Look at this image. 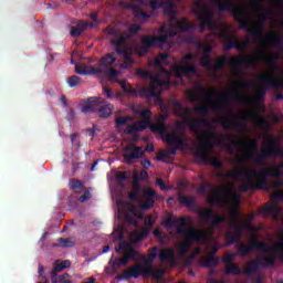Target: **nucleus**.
Returning a JSON list of instances; mask_svg holds the SVG:
<instances>
[{"instance_id":"c85d7f7f","label":"nucleus","mask_w":283,"mask_h":283,"mask_svg":"<svg viewBox=\"0 0 283 283\" xmlns=\"http://www.w3.org/2000/svg\"><path fill=\"white\" fill-rule=\"evenodd\" d=\"M222 3L223 6H226V8H228V12L232 13L237 23H240V21H242V18L247 17V10L243 8H235L233 6V0H224V2Z\"/></svg>"},{"instance_id":"f8f14e48","label":"nucleus","mask_w":283,"mask_h":283,"mask_svg":"<svg viewBox=\"0 0 283 283\" xmlns=\"http://www.w3.org/2000/svg\"><path fill=\"white\" fill-rule=\"evenodd\" d=\"M165 271L163 270H154L151 266H143L140 264L132 265L130 268L124 270L122 273V276L119 280H132V277H135V280H138L140 275H149L153 277H160Z\"/></svg>"},{"instance_id":"cd10ccee","label":"nucleus","mask_w":283,"mask_h":283,"mask_svg":"<svg viewBox=\"0 0 283 283\" xmlns=\"http://www.w3.org/2000/svg\"><path fill=\"white\" fill-rule=\"evenodd\" d=\"M75 72H76V74H80V76H90V75L103 74V69L95 67V66L87 65V64H76Z\"/></svg>"},{"instance_id":"f704fd0d","label":"nucleus","mask_w":283,"mask_h":283,"mask_svg":"<svg viewBox=\"0 0 283 283\" xmlns=\"http://www.w3.org/2000/svg\"><path fill=\"white\" fill-rule=\"evenodd\" d=\"M126 8H128L129 10H133L135 18L138 21H147L151 15L145 11H143V9L136 4H129Z\"/></svg>"},{"instance_id":"e2e57ef3","label":"nucleus","mask_w":283,"mask_h":283,"mask_svg":"<svg viewBox=\"0 0 283 283\" xmlns=\"http://www.w3.org/2000/svg\"><path fill=\"white\" fill-rule=\"evenodd\" d=\"M70 34H71V36H73V39H78V36H81V34H83V29H81L78 27H71Z\"/></svg>"},{"instance_id":"5701e85b","label":"nucleus","mask_w":283,"mask_h":283,"mask_svg":"<svg viewBox=\"0 0 283 283\" xmlns=\"http://www.w3.org/2000/svg\"><path fill=\"white\" fill-rule=\"evenodd\" d=\"M156 200H163V196L158 195V192L151 188H146L144 190V201L142 202V209L145 211L153 209V207L156 205Z\"/></svg>"},{"instance_id":"6e6552de","label":"nucleus","mask_w":283,"mask_h":283,"mask_svg":"<svg viewBox=\"0 0 283 283\" xmlns=\"http://www.w3.org/2000/svg\"><path fill=\"white\" fill-rule=\"evenodd\" d=\"M176 34H177V32L171 30L161 36L144 35L142 38L143 46L139 50L138 55L145 56V54H147L149 52L150 48H159L160 50H163V48H165V45H168L167 40L174 39V36H176Z\"/></svg>"},{"instance_id":"4be33fe9","label":"nucleus","mask_w":283,"mask_h":283,"mask_svg":"<svg viewBox=\"0 0 283 283\" xmlns=\"http://www.w3.org/2000/svg\"><path fill=\"white\" fill-rule=\"evenodd\" d=\"M145 156V150H143V147L136 146L132 147V145H128L124 148V160L127 163V165H134L136 160L143 158Z\"/></svg>"},{"instance_id":"09e8293b","label":"nucleus","mask_w":283,"mask_h":283,"mask_svg":"<svg viewBox=\"0 0 283 283\" xmlns=\"http://www.w3.org/2000/svg\"><path fill=\"white\" fill-rule=\"evenodd\" d=\"M226 275H241L242 269H240V265L238 263H232L230 265H226Z\"/></svg>"},{"instance_id":"f03ea898","label":"nucleus","mask_w":283,"mask_h":283,"mask_svg":"<svg viewBox=\"0 0 283 283\" xmlns=\"http://www.w3.org/2000/svg\"><path fill=\"white\" fill-rule=\"evenodd\" d=\"M175 223L178 224V235H181V238L185 240L179 248L180 255H187L189 253V248L195 242H199L200 244H205L207 242V233L193 229L190 217H181V219H175Z\"/></svg>"},{"instance_id":"f257e3e1","label":"nucleus","mask_w":283,"mask_h":283,"mask_svg":"<svg viewBox=\"0 0 283 283\" xmlns=\"http://www.w3.org/2000/svg\"><path fill=\"white\" fill-rule=\"evenodd\" d=\"M219 101L220 102L210 104V106L207 104L196 106L193 112L195 114H200V116H209V109L217 112V114L228 112L230 118H220V125L223 129H234V132H239L240 134L244 132V123H247L249 118H254L256 127H264V125H266V119L258 114L248 113L245 115H235L231 107H229L231 105V94H229V92L223 91L219 96ZM238 120H242L243 123Z\"/></svg>"},{"instance_id":"7c9ffc66","label":"nucleus","mask_w":283,"mask_h":283,"mask_svg":"<svg viewBox=\"0 0 283 283\" xmlns=\"http://www.w3.org/2000/svg\"><path fill=\"white\" fill-rule=\"evenodd\" d=\"M245 156L247 158H249V160H254L255 165H259L260 167H264V165H266V163H264V159L269 158V153H266L264 148L261 147L260 155H255V151L247 150Z\"/></svg>"},{"instance_id":"864d4df0","label":"nucleus","mask_w":283,"mask_h":283,"mask_svg":"<svg viewBox=\"0 0 283 283\" xmlns=\"http://www.w3.org/2000/svg\"><path fill=\"white\" fill-rule=\"evenodd\" d=\"M199 65L207 70H211V67H213V63H211V55L209 53L203 54L199 61Z\"/></svg>"},{"instance_id":"c756f323","label":"nucleus","mask_w":283,"mask_h":283,"mask_svg":"<svg viewBox=\"0 0 283 283\" xmlns=\"http://www.w3.org/2000/svg\"><path fill=\"white\" fill-rule=\"evenodd\" d=\"M149 127V117L144 118L140 122L135 123L134 125H128L126 129L124 130V134H127L128 136H132L136 134V132H145Z\"/></svg>"},{"instance_id":"ddd939ff","label":"nucleus","mask_w":283,"mask_h":283,"mask_svg":"<svg viewBox=\"0 0 283 283\" xmlns=\"http://www.w3.org/2000/svg\"><path fill=\"white\" fill-rule=\"evenodd\" d=\"M259 81L261 83V88L256 90L255 101H264V98H266V92L271 88L277 90L283 87L282 80H275L273 78V75L262 73L259 75Z\"/></svg>"},{"instance_id":"a18cd8bd","label":"nucleus","mask_w":283,"mask_h":283,"mask_svg":"<svg viewBox=\"0 0 283 283\" xmlns=\"http://www.w3.org/2000/svg\"><path fill=\"white\" fill-rule=\"evenodd\" d=\"M54 248L62 247V249H72L74 247V240L72 239H65V238H59L57 243H53Z\"/></svg>"},{"instance_id":"0eeeda50","label":"nucleus","mask_w":283,"mask_h":283,"mask_svg":"<svg viewBox=\"0 0 283 283\" xmlns=\"http://www.w3.org/2000/svg\"><path fill=\"white\" fill-rule=\"evenodd\" d=\"M253 174L255 169H244V168H234L232 172H219V178H230L232 180H238L240 176L243 177L244 184L239 187L240 191L247 193V191L253 189L255 190V180L253 179Z\"/></svg>"},{"instance_id":"a19ab883","label":"nucleus","mask_w":283,"mask_h":283,"mask_svg":"<svg viewBox=\"0 0 283 283\" xmlns=\"http://www.w3.org/2000/svg\"><path fill=\"white\" fill-rule=\"evenodd\" d=\"M97 113L99 114L101 118H109L112 114H114V105L106 104L97 108Z\"/></svg>"},{"instance_id":"49530a36","label":"nucleus","mask_w":283,"mask_h":283,"mask_svg":"<svg viewBox=\"0 0 283 283\" xmlns=\"http://www.w3.org/2000/svg\"><path fill=\"white\" fill-rule=\"evenodd\" d=\"M168 57H169V54L160 53L159 55L156 56L153 64L155 65V67H157V70H163V65L167 63Z\"/></svg>"},{"instance_id":"e433bc0d","label":"nucleus","mask_w":283,"mask_h":283,"mask_svg":"<svg viewBox=\"0 0 283 283\" xmlns=\"http://www.w3.org/2000/svg\"><path fill=\"white\" fill-rule=\"evenodd\" d=\"M119 251H126L124 260H127V263L129 260H136V255H138V251L129 245H120Z\"/></svg>"},{"instance_id":"de8ad7c7","label":"nucleus","mask_w":283,"mask_h":283,"mask_svg":"<svg viewBox=\"0 0 283 283\" xmlns=\"http://www.w3.org/2000/svg\"><path fill=\"white\" fill-rule=\"evenodd\" d=\"M280 206L273 205V206H268L264 208V213H268L269 216H273L274 220H280Z\"/></svg>"},{"instance_id":"dca6fc26","label":"nucleus","mask_w":283,"mask_h":283,"mask_svg":"<svg viewBox=\"0 0 283 283\" xmlns=\"http://www.w3.org/2000/svg\"><path fill=\"white\" fill-rule=\"evenodd\" d=\"M166 143L169 145L170 148L168 151H166L167 156H176V151L182 150L187 148V137L185 136V133L176 134L170 133L166 136Z\"/></svg>"},{"instance_id":"423d86ee","label":"nucleus","mask_w":283,"mask_h":283,"mask_svg":"<svg viewBox=\"0 0 283 283\" xmlns=\"http://www.w3.org/2000/svg\"><path fill=\"white\" fill-rule=\"evenodd\" d=\"M161 72L165 74L166 80L155 75L151 78L149 86L139 91L143 98H160V91L169 90V87H171V72L167 71L166 69H161Z\"/></svg>"},{"instance_id":"3c124183","label":"nucleus","mask_w":283,"mask_h":283,"mask_svg":"<svg viewBox=\"0 0 283 283\" xmlns=\"http://www.w3.org/2000/svg\"><path fill=\"white\" fill-rule=\"evenodd\" d=\"M127 259L125 258H116L115 260H113V273H118V269H120V266H127Z\"/></svg>"},{"instance_id":"13d9d810","label":"nucleus","mask_w":283,"mask_h":283,"mask_svg":"<svg viewBox=\"0 0 283 283\" xmlns=\"http://www.w3.org/2000/svg\"><path fill=\"white\" fill-rule=\"evenodd\" d=\"M151 132H156L157 134H165L167 132V126L165 124H156L150 127Z\"/></svg>"},{"instance_id":"a878e982","label":"nucleus","mask_w":283,"mask_h":283,"mask_svg":"<svg viewBox=\"0 0 283 283\" xmlns=\"http://www.w3.org/2000/svg\"><path fill=\"white\" fill-rule=\"evenodd\" d=\"M175 109H177L176 115L179 116V118H184L182 120H178L176 123V128L179 132H186L188 127L187 112L185 111L186 107L180 102H177L175 103Z\"/></svg>"},{"instance_id":"473e14b6","label":"nucleus","mask_w":283,"mask_h":283,"mask_svg":"<svg viewBox=\"0 0 283 283\" xmlns=\"http://www.w3.org/2000/svg\"><path fill=\"white\" fill-rule=\"evenodd\" d=\"M221 36L224 39L226 43L223 45L224 52H229V50H237L238 48V36L230 35L229 33H221Z\"/></svg>"},{"instance_id":"9d476101","label":"nucleus","mask_w":283,"mask_h":283,"mask_svg":"<svg viewBox=\"0 0 283 283\" xmlns=\"http://www.w3.org/2000/svg\"><path fill=\"white\" fill-rule=\"evenodd\" d=\"M197 213L203 224H209L207 233L210 235H213V231H216V229H218L221 224H224V220H227L224 214H216L211 208L207 210L198 209Z\"/></svg>"},{"instance_id":"39448f33","label":"nucleus","mask_w":283,"mask_h":283,"mask_svg":"<svg viewBox=\"0 0 283 283\" xmlns=\"http://www.w3.org/2000/svg\"><path fill=\"white\" fill-rule=\"evenodd\" d=\"M256 176L254 180L255 191H269V178H282L283 176V161H280L276 166H271L263 170H255L252 172V177Z\"/></svg>"},{"instance_id":"774afa93","label":"nucleus","mask_w":283,"mask_h":283,"mask_svg":"<svg viewBox=\"0 0 283 283\" xmlns=\"http://www.w3.org/2000/svg\"><path fill=\"white\" fill-rule=\"evenodd\" d=\"M165 6V1L160 0H153L150 1V8L151 10H158Z\"/></svg>"},{"instance_id":"8fccbe9b","label":"nucleus","mask_w":283,"mask_h":283,"mask_svg":"<svg viewBox=\"0 0 283 283\" xmlns=\"http://www.w3.org/2000/svg\"><path fill=\"white\" fill-rule=\"evenodd\" d=\"M223 191L227 193V196H231L233 202H237V205H240L241 195L238 192H233V188H231V186H223Z\"/></svg>"},{"instance_id":"c9c22d12","label":"nucleus","mask_w":283,"mask_h":283,"mask_svg":"<svg viewBox=\"0 0 283 283\" xmlns=\"http://www.w3.org/2000/svg\"><path fill=\"white\" fill-rule=\"evenodd\" d=\"M264 39L265 41H269V44L272 45V48H280L283 43V36L280 33H269Z\"/></svg>"},{"instance_id":"a211bd4d","label":"nucleus","mask_w":283,"mask_h":283,"mask_svg":"<svg viewBox=\"0 0 283 283\" xmlns=\"http://www.w3.org/2000/svg\"><path fill=\"white\" fill-rule=\"evenodd\" d=\"M264 140L266 143L262 145V148L268 153L269 158H283V148L277 139L271 135H266Z\"/></svg>"},{"instance_id":"680f3d73","label":"nucleus","mask_w":283,"mask_h":283,"mask_svg":"<svg viewBox=\"0 0 283 283\" xmlns=\"http://www.w3.org/2000/svg\"><path fill=\"white\" fill-rule=\"evenodd\" d=\"M235 258H238V253H228L223 258V262H224L226 266L231 265V263L235 260Z\"/></svg>"},{"instance_id":"4c0bfd02","label":"nucleus","mask_w":283,"mask_h":283,"mask_svg":"<svg viewBox=\"0 0 283 283\" xmlns=\"http://www.w3.org/2000/svg\"><path fill=\"white\" fill-rule=\"evenodd\" d=\"M101 67H109L111 65H114L116 63V53H107L99 60Z\"/></svg>"},{"instance_id":"58836bf2","label":"nucleus","mask_w":283,"mask_h":283,"mask_svg":"<svg viewBox=\"0 0 283 283\" xmlns=\"http://www.w3.org/2000/svg\"><path fill=\"white\" fill-rule=\"evenodd\" d=\"M237 145L239 147H249L248 151H255L258 154V139H251L250 142H247L244 139H239L237 142Z\"/></svg>"},{"instance_id":"72a5a7b5","label":"nucleus","mask_w":283,"mask_h":283,"mask_svg":"<svg viewBox=\"0 0 283 283\" xmlns=\"http://www.w3.org/2000/svg\"><path fill=\"white\" fill-rule=\"evenodd\" d=\"M160 262H174L176 260V251L174 248H166L158 253Z\"/></svg>"},{"instance_id":"0e129e2a","label":"nucleus","mask_w":283,"mask_h":283,"mask_svg":"<svg viewBox=\"0 0 283 283\" xmlns=\"http://www.w3.org/2000/svg\"><path fill=\"white\" fill-rule=\"evenodd\" d=\"M127 39H129V36L120 35L116 40H113L112 43L116 46L125 45V43H127Z\"/></svg>"},{"instance_id":"6ab92c4d","label":"nucleus","mask_w":283,"mask_h":283,"mask_svg":"<svg viewBox=\"0 0 283 283\" xmlns=\"http://www.w3.org/2000/svg\"><path fill=\"white\" fill-rule=\"evenodd\" d=\"M253 61L258 64V61H264L271 70H277V60L280 59L276 54H269V49L265 46V50H256L254 52Z\"/></svg>"},{"instance_id":"b1692460","label":"nucleus","mask_w":283,"mask_h":283,"mask_svg":"<svg viewBox=\"0 0 283 283\" xmlns=\"http://www.w3.org/2000/svg\"><path fill=\"white\" fill-rule=\"evenodd\" d=\"M174 74L177 78H182L185 76H193L198 74V67L195 63L190 64H179L174 66Z\"/></svg>"},{"instance_id":"338daca9","label":"nucleus","mask_w":283,"mask_h":283,"mask_svg":"<svg viewBox=\"0 0 283 283\" xmlns=\"http://www.w3.org/2000/svg\"><path fill=\"white\" fill-rule=\"evenodd\" d=\"M268 187H269V189H280L281 187H283V180L276 179V180L270 182Z\"/></svg>"},{"instance_id":"052dcab7","label":"nucleus","mask_w":283,"mask_h":283,"mask_svg":"<svg viewBox=\"0 0 283 283\" xmlns=\"http://www.w3.org/2000/svg\"><path fill=\"white\" fill-rule=\"evenodd\" d=\"M102 74H106V76H108L109 78H116V76H118V74H120L118 72V70L111 67L108 70H103Z\"/></svg>"},{"instance_id":"4d7b16f0","label":"nucleus","mask_w":283,"mask_h":283,"mask_svg":"<svg viewBox=\"0 0 283 283\" xmlns=\"http://www.w3.org/2000/svg\"><path fill=\"white\" fill-rule=\"evenodd\" d=\"M51 282L52 283H72L70 280H65L64 276L57 275L54 272H51Z\"/></svg>"},{"instance_id":"20e7f679","label":"nucleus","mask_w":283,"mask_h":283,"mask_svg":"<svg viewBox=\"0 0 283 283\" xmlns=\"http://www.w3.org/2000/svg\"><path fill=\"white\" fill-rule=\"evenodd\" d=\"M164 9V13L167 17H170V29L166 32H171V30L176 33V36H178V32H191V30H196L198 28V24L196 23H189V20L187 18H182L181 20H176V3H174L171 0L164 1V6L161 7Z\"/></svg>"},{"instance_id":"ea45409f","label":"nucleus","mask_w":283,"mask_h":283,"mask_svg":"<svg viewBox=\"0 0 283 283\" xmlns=\"http://www.w3.org/2000/svg\"><path fill=\"white\" fill-rule=\"evenodd\" d=\"M177 200L180 202V205L187 207L188 209H191V207H196V200H193V197H187L179 192Z\"/></svg>"},{"instance_id":"1a4fd4ad","label":"nucleus","mask_w":283,"mask_h":283,"mask_svg":"<svg viewBox=\"0 0 283 283\" xmlns=\"http://www.w3.org/2000/svg\"><path fill=\"white\" fill-rule=\"evenodd\" d=\"M240 30H245L248 34H251L254 41L261 45V48H266V40L262 38V34L264 32V23L263 22H255L253 25V22L250 19H247V17H243L239 21Z\"/></svg>"},{"instance_id":"f3484780","label":"nucleus","mask_w":283,"mask_h":283,"mask_svg":"<svg viewBox=\"0 0 283 283\" xmlns=\"http://www.w3.org/2000/svg\"><path fill=\"white\" fill-rule=\"evenodd\" d=\"M224 138V134L216 133L213 130H203L201 136L198 137V140L202 147L199 151H205V149H213V147H218V143L213 140H222Z\"/></svg>"},{"instance_id":"bb28decb","label":"nucleus","mask_w":283,"mask_h":283,"mask_svg":"<svg viewBox=\"0 0 283 283\" xmlns=\"http://www.w3.org/2000/svg\"><path fill=\"white\" fill-rule=\"evenodd\" d=\"M105 99L102 97H91L87 104H83L81 107L82 114H96L98 112V105H103Z\"/></svg>"},{"instance_id":"69168bd1","label":"nucleus","mask_w":283,"mask_h":283,"mask_svg":"<svg viewBox=\"0 0 283 283\" xmlns=\"http://www.w3.org/2000/svg\"><path fill=\"white\" fill-rule=\"evenodd\" d=\"M237 86L240 87L241 90H247L248 87H255V82L248 80V81L238 83Z\"/></svg>"},{"instance_id":"393cba45","label":"nucleus","mask_w":283,"mask_h":283,"mask_svg":"<svg viewBox=\"0 0 283 283\" xmlns=\"http://www.w3.org/2000/svg\"><path fill=\"white\" fill-rule=\"evenodd\" d=\"M195 156L196 158H200L203 165H211V167H214V169H222V167L224 166L219 157H211L205 150H198Z\"/></svg>"},{"instance_id":"79ce46f5","label":"nucleus","mask_w":283,"mask_h":283,"mask_svg":"<svg viewBox=\"0 0 283 283\" xmlns=\"http://www.w3.org/2000/svg\"><path fill=\"white\" fill-rule=\"evenodd\" d=\"M132 56V51H126V53L123 55L124 63L119 65L120 70H129V67L134 65V59Z\"/></svg>"},{"instance_id":"9b49d317","label":"nucleus","mask_w":283,"mask_h":283,"mask_svg":"<svg viewBox=\"0 0 283 283\" xmlns=\"http://www.w3.org/2000/svg\"><path fill=\"white\" fill-rule=\"evenodd\" d=\"M258 234H254V238L250 240L249 244L240 243L237 244V254L239 258H247V255H251L253 251H261L266 255H271V248L266 245V242L259 241Z\"/></svg>"},{"instance_id":"aec40b11","label":"nucleus","mask_w":283,"mask_h":283,"mask_svg":"<svg viewBox=\"0 0 283 283\" xmlns=\"http://www.w3.org/2000/svg\"><path fill=\"white\" fill-rule=\"evenodd\" d=\"M260 260L261 263L258 260H252L248 263L244 271L245 275H253V273H255L260 266L270 268L275 264V258L263 255L260 258Z\"/></svg>"},{"instance_id":"2eb2a0df","label":"nucleus","mask_w":283,"mask_h":283,"mask_svg":"<svg viewBox=\"0 0 283 283\" xmlns=\"http://www.w3.org/2000/svg\"><path fill=\"white\" fill-rule=\"evenodd\" d=\"M188 128L197 138H200V127H208L209 129H216V127L211 126V122L203 117H193L191 118V109L189 107L185 108Z\"/></svg>"},{"instance_id":"bf43d9fd","label":"nucleus","mask_w":283,"mask_h":283,"mask_svg":"<svg viewBox=\"0 0 283 283\" xmlns=\"http://www.w3.org/2000/svg\"><path fill=\"white\" fill-rule=\"evenodd\" d=\"M78 83H81V77H78L77 75H72L67 78L69 87H77Z\"/></svg>"},{"instance_id":"37998d69","label":"nucleus","mask_w":283,"mask_h":283,"mask_svg":"<svg viewBox=\"0 0 283 283\" xmlns=\"http://www.w3.org/2000/svg\"><path fill=\"white\" fill-rule=\"evenodd\" d=\"M208 202L209 205H222V202H224V197L220 195V190L214 189L212 196L208 198Z\"/></svg>"},{"instance_id":"7ed1b4c3","label":"nucleus","mask_w":283,"mask_h":283,"mask_svg":"<svg viewBox=\"0 0 283 283\" xmlns=\"http://www.w3.org/2000/svg\"><path fill=\"white\" fill-rule=\"evenodd\" d=\"M227 64L230 65L234 72H242V70H247V67H250L251 70H255L258 67L255 60L249 56L240 55L239 57H230L228 55H223L212 64V66H210V70H212V72H218Z\"/></svg>"},{"instance_id":"c03bdc74","label":"nucleus","mask_w":283,"mask_h":283,"mask_svg":"<svg viewBox=\"0 0 283 283\" xmlns=\"http://www.w3.org/2000/svg\"><path fill=\"white\" fill-rule=\"evenodd\" d=\"M197 90H198V92L203 94V96H205V98H207V101H212V98H214V96H218V90L216 87H212L210 92L207 88H205V86H198Z\"/></svg>"},{"instance_id":"5fc2aeb1","label":"nucleus","mask_w":283,"mask_h":283,"mask_svg":"<svg viewBox=\"0 0 283 283\" xmlns=\"http://www.w3.org/2000/svg\"><path fill=\"white\" fill-rule=\"evenodd\" d=\"M219 262L220 260L218 258L208 256L203 260L202 266H205V269H213V266H218Z\"/></svg>"},{"instance_id":"603ef678","label":"nucleus","mask_w":283,"mask_h":283,"mask_svg":"<svg viewBox=\"0 0 283 283\" xmlns=\"http://www.w3.org/2000/svg\"><path fill=\"white\" fill-rule=\"evenodd\" d=\"M70 266H72V262H70V260L62 261L61 263H55L51 273H61V271L70 269Z\"/></svg>"},{"instance_id":"412c9836","label":"nucleus","mask_w":283,"mask_h":283,"mask_svg":"<svg viewBox=\"0 0 283 283\" xmlns=\"http://www.w3.org/2000/svg\"><path fill=\"white\" fill-rule=\"evenodd\" d=\"M230 227L233 231L226 233L227 247L233 245L234 242H240L242 240L244 229H247V224H240L237 222H232Z\"/></svg>"},{"instance_id":"2f4dec72","label":"nucleus","mask_w":283,"mask_h":283,"mask_svg":"<svg viewBox=\"0 0 283 283\" xmlns=\"http://www.w3.org/2000/svg\"><path fill=\"white\" fill-rule=\"evenodd\" d=\"M270 252L273 255L270 258H274V260H283V232H280L277 234V243L275 244V247L270 248Z\"/></svg>"},{"instance_id":"6e6d98bb","label":"nucleus","mask_w":283,"mask_h":283,"mask_svg":"<svg viewBox=\"0 0 283 283\" xmlns=\"http://www.w3.org/2000/svg\"><path fill=\"white\" fill-rule=\"evenodd\" d=\"M186 94L190 101V103H200V95H198V92L193 90L186 91Z\"/></svg>"},{"instance_id":"4468645a","label":"nucleus","mask_w":283,"mask_h":283,"mask_svg":"<svg viewBox=\"0 0 283 283\" xmlns=\"http://www.w3.org/2000/svg\"><path fill=\"white\" fill-rule=\"evenodd\" d=\"M195 14H197L199 21H201V25L199 28V32H205L207 28L211 30L213 28V13H211V9L206 4H201L197 2V8L195 9Z\"/></svg>"}]
</instances>
